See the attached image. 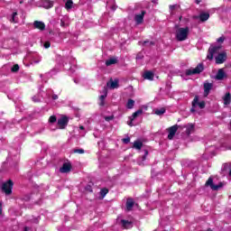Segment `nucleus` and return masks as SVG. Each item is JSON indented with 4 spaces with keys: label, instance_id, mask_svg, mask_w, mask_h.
I'll return each mask as SVG.
<instances>
[{
    "label": "nucleus",
    "instance_id": "473e14b6",
    "mask_svg": "<svg viewBox=\"0 0 231 231\" xmlns=\"http://www.w3.org/2000/svg\"><path fill=\"white\" fill-rule=\"evenodd\" d=\"M143 44V46H151V45L154 44V42H150V41H144Z\"/></svg>",
    "mask_w": 231,
    "mask_h": 231
},
{
    "label": "nucleus",
    "instance_id": "1a4fd4ad",
    "mask_svg": "<svg viewBox=\"0 0 231 231\" xmlns=\"http://www.w3.org/2000/svg\"><path fill=\"white\" fill-rule=\"evenodd\" d=\"M69 119L66 116H63L58 120V125L60 129H65L68 125Z\"/></svg>",
    "mask_w": 231,
    "mask_h": 231
},
{
    "label": "nucleus",
    "instance_id": "ddd939ff",
    "mask_svg": "<svg viewBox=\"0 0 231 231\" xmlns=\"http://www.w3.org/2000/svg\"><path fill=\"white\" fill-rule=\"evenodd\" d=\"M107 88H109L110 89H116L118 88V79H110V81H108L106 83Z\"/></svg>",
    "mask_w": 231,
    "mask_h": 231
},
{
    "label": "nucleus",
    "instance_id": "f3484780",
    "mask_svg": "<svg viewBox=\"0 0 231 231\" xmlns=\"http://www.w3.org/2000/svg\"><path fill=\"white\" fill-rule=\"evenodd\" d=\"M42 6H43V8H46V9L53 8V1L43 0Z\"/></svg>",
    "mask_w": 231,
    "mask_h": 231
},
{
    "label": "nucleus",
    "instance_id": "c03bdc74",
    "mask_svg": "<svg viewBox=\"0 0 231 231\" xmlns=\"http://www.w3.org/2000/svg\"><path fill=\"white\" fill-rule=\"evenodd\" d=\"M58 98H59V96H57L55 94L52 96V100H57Z\"/></svg>",
    "mask_w": 231,
    "mask_h": 231
},
{
    "label": "nucleus",
    "instance_id": "49530a36",
    "mask_svg": "<svg viewBox=\"0 0 231 231\" xmlns=\"http://www.w3.org/2000/svg\"><path fill=\"white\" fill-rule=\"evenodd\" d=\"M196 5H199L201 3V0H195Z\"/></svg>",
    "mask_w": 231,
    "mask_h": 231
},
{
    "label": "nucleus",
    "instance_id": "3c124183",
    "mask_svg": "<svg viewBox=\"0 0 231 231\" xmlns=\"http://www.w3.org/2000/svg\"><path fill=\"white\" fill-rule=\"evenodd\" d=\"M208 231H212V230L209 229V230H208Z\"/></svg>",
    "mask_w": 231,
    "mask_h": 231
},
{
    "label": "nucleus",
    "instance_id": "58836bf2",
    "mask_svg": "<svg viewBox=\"0 0 231 231\" xmlns=\"http://www.w3.org/2000/svg\"><path fill=\"white\" fill-rule=\"evenodd\" d=\"M129 142H131V138H129V137L123 139L124 143H129Z\"/></svg>",
    "mask_w": 231,
    "mask_h": 231
},
{
    "label": "nucleus",
    "instance_id": "dca6fc26",
    "mask_svg": "<svg viewBox=\"0 0 231 231\" xmlns=\"http://www.w3.org/2000/svg\"><path fill=\"white\" fill-rule=\"evenodd\" d=\"M134 207V200L133 199H128L126 201V210L127 212H131L133 210V208Z\"/></svg>",
    "mask_w": 231,
    "mask_h": 231
},
{
    "label": "nucleus",
    "instance_id": "b1692460",
    "mask_svg": "<svg viewBox=\"0 0 231 231\" xmlns=\"http://www.w3.org/2000/svg\"><path fill=\"white\" fill-rule=\"evenodd\" d=\"M109 192V189L107 188H103L101 189L99 194L102 198V199H104V198H106V195Z\"/></svg>",
    "mask_w": 231,
    "mask_h": 231
},
{
    "label": "nucleus",
    "instance_id": "393cba45",
    "mask_svg": "<svg viewBox=\"0 0 231 231\" xmlns=\"http://www.w3.org/2000/svg\"><path fill=\"white\" fill-rule=\"evenodd\" d=\"M143 113V110L142 109L135 111L131 116L132 120H134V118H137V116H140V115H142Z\"/></svg>",
    "mask_w": 231,
    "mask_h": 231
},
{
    "label": "nucleus",
    "instance_id": "79ce46f5",
    "mask_svg": "<svg viewBox=\"0 0 231 231\" xmlns=\"http://www.w3.org/2000/svg\"><path fill=\"white\" fill-rule=\"evenodd\" d=\"M33 102H41V99H39L37 97H32Z\"/></svg>",
    "mask_w": 231,
    "mask_h": 231
},
{
    "label": "nucleus",
    "instance_id": "423d86ee",
    "mask_svg": "<svg viewBox=\"0 0 231 231\" xmlns=\"http://www.w3.org/2000/svg\"><path fill=\"white\" fill-rule=\"evenodd\" d=\"M203 64L199 63L195 69H189L186 70V75L190 76V75H199L201 71H203Z\"/></svg>",
    "mask_w": 231,
    "mask_h": 231
},
{
    "label": "nucleus",
    "instance_id": "ea45409f",
    "mask_svg": "<svg viewBox=\"0 0 231 231\" xmlns=\"http://www.w3.org/2000/svg\"><path fill=\"white\" fill-rule=\"evenodd\" d=\"M134 120H133V117H130V122H128L127 125H130V127H133V125H133V122H134Z\"/></svg>",
    "mask_w": 231,
    "mask_h": 231
},
{
    "label": "nucleus",
    "instance_id": "9d476101",
    "mask_svg": "<svg viewBox=\"0 0 231 231\" xmlns=\"http://www.w3.org/2000/svg\"><path fill=\"white\" fill-rule=\"evenodd\" d=\"M143 17H145V11H142L141 14H137L134 16L136 24H142L143 23Z\"/></svg>",
    "mask_w": 231,
    "mask_h": 231
},
{
    "label": "nucleus",
    "instance_id": "4c0bfd02",
    "mask_svg": "<svg viewBox=\"0 0 231 231\" xmlns=\"http://www.w3.org/2000/svg\"><path fill=\"white\" fill-rule=\"evenodd\" d=\"M43 46L46 50H48V48H50V46H51V44L50 43V42H46Z\"/></svg>",
    "mask_w": 231,
    "mask_h": 231
},
{
    "label": "nucleus",
    "instance_id": "72a5a7b5",
    "mask_svg": "<svg viewBox=\"0 0 231 231\" xmlns=\"http://www.w3.org/2000/svg\"><path fill=\"white\" fill-rule=\"evenodd\" d=\"M142 59H143V53L139 52L136 56V60H142Z\"/></svg>",
    "mask_w": 231,
    "mask_h": 231
},
{
    "label": "nucleus",
    "instance_id": "c756f323",
    "mask_svg": "<svg viewBox=\"0 0 231 231\" xmlns=\"http://www.w3.org/2000/svg\"><path fill=\"white\" fill-rule=\"evenodd\" d=\"M55 122H57V116H51L49 118V123H50V124H55Z\"/></svg>",
    "mask_w": 231,
    "mask_h": 231
},
{
    "label": "nucleus",
    "instance_id": "de8ad7c7",
    "mask_svg": "<svg viewBox=\"0 0 231 231\" xmlns=\"http://www.w3.org/2000/svg\"><path fill=\"white\" fill-rule=\"evenodd\" d=\"M39 62H41V60H34V63H35V64H39Z\"/></svg>",
    "mask_w": 231,
    "mask_h": 231
},
{
    "label": "nucleus",
    "instance_id": "c85d7f7f",
    "mask_svg": "<svg viewBox=\"0 0 231 231\" xmlns=\"http://www.w3.org/2000/svg\"><path fill=\"white\" fill-rule=\"evenodd\" d=\"M164 113H165V108L164 107H162V108H159V109L155 110V115H157L158 116H162V115H164Z\"/></svg>",
    "mask_w": 231,
    "mask_h": 231
},
{
    "label": "nucleus",
    "instance_id": "7ed1b4c3",
    "mask_svg": "<svg viewBox=\"0 0 231 231\" xmlns=\"http://www.w3.org/2000/svg\"><path fill=\"white\" fill-rule=\"evenodd\" d=\"M205 101H199V97L196 96L192 101V107L190 109L191 113H196V109H205Z\"/></svg>",
    "mask_w": 231,
    "mask_h": 231
},
{
    "label": "nucleus",
    "instance_id": "2f4dec72",
    "mask_svg": "<svg viewBox=\"0 0 231 231\" xmlns=\"http://www.w3.org/2000/svg\"><path fill=\"white\" fill-rule=\"evenodd\" d=\"M11 71L15 73L16 71H19V65H14L13 68L11 69Z\"/></svg>",
    "mask_w": 231,
    "mask_h": 231
},
{
    "label": "nucleus",
    "instance_id": "a18cd8bd",
    "mask_svg": "<svg viewBox=\"0 0 231 231\" xmlns=\"http://www.w3.org/2000/svg\"><path fill=\"white\" fill-rule=\"evenodd\" d=\"M3 214V204L0 203V216Z\"/></svg>",
    "mask_w": 231,
    "mask_h": 231
},
{
    "label": "nucleus",
    "instance_id": "4468645a",
    "mask_svg": "<svg viewBox=\"0 0 231 231\" xmlns=\"http://www.w3.org/2000/svg\"><path fill=\"white\" fill-rule=\"evenodd\" d=\"M69 171H71V164L69 162L63 163L62 167L60 169V172L63 174L69 172Z\"/></svg>",
    "mask_w": 231,
    "mask_h": 231
},
{
    "label": "nucleus",
    "instance_id": "a19ab883",
    "mask_svg": "<svg viewBox=\"0 0 231 231\" xmlns=\"http://www.w3.org/2000/svg\"><path fill=\"white\" fill-rule=\"evenodd\" d=\"M149 154V152L147 151L144 152V155L143 156V162L145 161V159L147 158V155Z\"/></svg>",
    "mask_w": 231,
    "mask_h": 231
},
{
    "label": "nucleus",
    "instance_id": "f704fd0d",
    "mask_svg": "<svg viewBox=\"0 0 231 231\" xmlns=\"http://www.w3.org/2000/svg\"><path fill=\"white\" fill-rule=\"evenodd\" d=\"M74 152L78 154H84V149H76L74 150Z\"/></svg>",
    "mask_w": 231,
    "mask_h": 231
},
{
    "label": "nucleus",
    "instance_id": "2eb2a0df",
    "mask_svg": "<svg viewBox=\"0 0 231 231\" xmlns=\"http://www.w3.org/2000/svg\"><path fill=\"white\" fill-rule=\"evenodd\" d=\"M225 77H226V74L225 73V70L223 69H218L215 79L217 80H223V79H225Z\"/></svg>",
    "mask_w": 231,
    "mask_h": 231
},
{
    "label": "nucleus",
    "instance_id": "a878e982",
    "mask_svg": "<svg viewBox=\"0 0 231 231\" xmlns=\"http://www.w3.org/2000/svg\"><path fill=\"white\" fill-rule=\"evenodd\" d=\"M65 8L67 10H71V8H73V1L72 0H67V2L65 4Z\"/></svg>",
    "mask_w": 231,
    "mask_h": 231
},
{
    "label": "nucleus",
    "instance_id": "a211bd4d",
    "mask_svg": "<svg viewBox=\"0 0 231 231\" xmlns=\"http://www.w3.org/2000/svg\"><path fill=\"white\" fill-rule=\"evenodd\" d=\"M223 100H224V105L225 106H230V104H231V95H230V93H226L223 97Z\"/></svg>",
    "mask_w": 231,
    "mask_h": 231
},
{
    "label": "nucleus",
    "instance_id": "aec40b11",
    "mask_svg": "<svg viewBox=\"0 0 231 231\" xmlns=\"http://www.w3.org/2000/svg\"><path fill=\"white\" fill-rule=\"evenodd\" d=\"M121 223L124 228H133V222L129 220H121Z\"/></svg>",
    "mask_w": 231,
    "mask_h": 231
},
{
    "label": "nucleus",
    "instance_id": "6e6552de",
    "mask_svg": "<svg viewBox=\"0 0 231 231\" xmlns=\"http://www.w3.org/2000/svg\"><path fill=\"white\" fill-rule=\"evenodd\" d=\"M178 131V125H175L173 126H171L168 129L169 134H168V140H172V138H174L176 133Z\"/></svg>",
    "mask_w": 231,
    "mask_h": 231
},
{
    "label": "nucleus",
    "instance_id": "39448f33",
    "mask_svg": "<svg viewBox=\"0 0 231 231\" xmlns=\"http://www.w3.org/2000/svg\"><path fill=\"white\" fill-rule=\"evenodd\" d=\"M12 189H14V182L10 180L2 185V190L6 196L12 194Z\"/></svg>",
    "mask_w": 231,
    "mask_h": 231
},
{
    "label": "nucleus",
    "instance_id": "bb28decb",
    "mask_svg": "<svg viewBox=\"0 0 231 231\" xmlns=\"http://www.w3.org/2000/svg\"><path fill=\"white\" fill-rule=\"evenodd\" d=\"M126 107H127V109H133V107H134V100L128 99V101L126 103Z\"/></svg>",
    "mask_w": 231,
    "mask_h": 231
},
{
    "label": "nucleus",
    "instance_id": "f03ea898",
    "mask_svg": "<svg viewBox=\"0 0 231 231\" xmlns=\"http://www.w3.org/2000/svg\"><path fill=\"white\" fill-rule=\"evenodd\" d=\"M189 27L178 28L175 32L177 41H179L180 42L183 41H187V39L189 38Z\"/></svg>",
    "mask_w": 231,
    "mask_h": 231
},
{
    "label": "nucleus",
    "instance_id": "cd10ccee",
    "mask_svg": "<svg viewBox=\"0 0 231 231\" xmlns=\"http://www.w3.org/2000/svg\"><path fill=\"white\" fill-rule=\"evenodd\" d=\"M143 145V143L142 142H140V141H135L134 143V149L140 150V149H142Z\"/></svg>",
    "mask_w": 231,
    "mask_h": 231
},
{
    "label": "nucleus",
    "instance_id": "6ab92c4d",
    "mask_svg": "<svg viewBox=\"0 0 231 231\" xmlns=\"http://www.w3.org/2000/svg\"><path fill=\"white\" fill-rule=\"evenodd\" d=\"M210 18V14L208 13H201L199 14V19L202 23H205V21H208Z\"/></svg>",
    "mask_w": 231,
    "mask_h": 231
},
{
    "label": "nucleus",
    "instance_id": "8fccbe9b",
    "mask_svg": "<svg viewBox=\"0 0 231 231\" xmlns=\"http://www.w3.org/2000/svg\"><path fill=\"white\" fill-rule=\"evenodd\" d=\"M180 21H181V16L180 17Z\"/></svg>",
    "mask_w": 231,
    "mask_h": 231
},
{
    "label": "nucleus",
    "instance_id": "0eeeda50",
    "mask_svg": "<svg viewBox=\"0 0 231 231\" xmlns=\"http://www.w3.org/2000/svg\"><path fill=\"white\" fill-rule=\"evenodd\" d=\"M104 95L99 97V106L104 107L106 106V98L107 97V88H104L103 89Z\"/></svg>",
    "mask_w": 231,
    "mask_h": 231
},
{
    "label": "nucleus",
    "instance_id": "f257e3e1",
    "mask_svg": "<svg viewBox=\"0 0 231 231\" xmlns=\"http://www.w3.org/2000/svg\"><path fill=\"white\" fill-rule=\"evenodd\" d=\"M219 50H221V45L210 46L207 59H208V60H212V59H214V55H217L215 57L216 64H223L226 62L227 54L226 51L219 52Z\"/></svg>",
    "mask_w": 231,
    "mask_h": 231
},
{
    "label": "nucleus",
    "instance_id": "5701e85b",
    "mask_svg": "<svg viewBox=\"0 0 231 231\" xmlns=\"http://www.w3.org/2000/svg\"><path fill=\"white\" fill-rule=\"evenodd\" d=\"M118 62V60L116 58H110L106 61V66H113V64H116Z\"/></svg>",
    "mask_w": 231,
    "mask_h": 231
},
{
    "label": "nucleus",
    "instance_id": "412c9836",
    "mask_svg": "<svg viewBox=\"0 0 231 231\" xmlns=\"http://www.w3.org/2000/svg\"><path fill=\"white\" fill-rule=\"evenodd\" d=\"M184 127L186 128V134H188V136L194 131V125L192 124H188Z\"/></svg>",
    "mask_w": 231,
    "mask_h": 231
},
{
    "label": "nucleus",
    "instance_id": "20e7f679",
    "mask_svg": "<svg viewBox=\"0 0 231 231\" xmlns=\"http://www.w3.org/2000/svg\"><path fill=\"white\" fill-rule=\"evenodd\" d=\"M224 185L225 184H223V182H219L217 185L214 184V180L212 177H209L205 184L206 187H210L211 190H217L218 189H222Z\"/></svg>",
    "mask_w": 231,
    "mask_h": 231
},
{
    "label": "nucleus",
    "instance_id": "9b49d317",
    "mask_svg": "<svg viewBox=\"0 0 231 231\" xmlns=\"http://www.w3.org/2000/svg\"><path fill=\"white\" fill-rule=\"evenodd\" d=\"M33 26L34 28H36L37 30H41L42 32H43V30H46V24H44V23L41 21H34Z\"/></svg>",
    "mask_w": 231,
    "mask_h": 231
},
{
    "label": "nucleus",
    "instance_id": "f8f14e48",
    "mask_svg": "<svg viewBox=\"0 0 231 231\" xmlns=\"http://www.w3.org/2000/svg\"><path fill=\"white\" fill-rule=\"evenodd\" d=\"M212 88H213L212 83H208V82L204 83V97H208Z\"/></svg>",
    "mask_w": 231,
    "mask_h": 231
},
{
    "label": "nucleus",
    "instance_id": "37998d69",
    "mask_svg": "<svg viewBox=\"0 0 231 231\" xmlns=\"http://www.w3.org/2000/svg\"><path fill=\"white\" fill-rule=\"evenodd\" d=\"M176 6H177L176 5H170V10H171V11L174 10L176 8Z\"/></svg>",
    "mask_w": 231,
    "mask_h": 231
},
{
    "label": "nucleus",
    "instance_id": "7c9ffc66",
    "mask_svg": "<svg viewBox=\"0 0 231 231\" xmlns=\"http://www.w3.org/2000/svg\"><path fill=\"white\" fill-rule=\"evenodd\" d=\"M217 42H218V44H223V42H225V36H221L217 40Z\"/></svg>",
    "mask_w": 231,
    "mask_h": 231
},
{
    "label": "nucleus",
    "instance_id": "e433bc0d",
    "mask_svg": "<svg viewBox=\"0 0 231 231\" xmlns=\"http://www.w3.org/2000/svg\"><path fill=\"white\" fill-rule=\"evenodd\" d=\"M113 116H106L105 117V120H106V122H111V120H113Z\"/></svg>",
    "mask_w": 231,
    "mask_h": 231
},
{
    "label": "nucleus",
    "instance_id": "09e8293b",
    "mask_svg": "<svg viewBox=\"0 0 231 231\" xmlns=\"http://www.w3.org/2000/svg\"><path fill=\"white\" fill-rule=\"evenodd\" d=\"M79 129L81 130V131H84V126H79Z\"/></svg>",
    "mask_w": 231,
    "mask_h": 231
},
{
    "label": "nucleus",
    "instance_id": "4be33fe9",
    "mask_svg": "<svg viewBox=\"0 0 231 231\" xmlns=\"http://www.w3.org/2000/svg\"><path fill=\"white\" fill-rule=\"evenodd\" d=\"M144 79H146V80H152L154 79V74L151 71H146L143 74Z\"/></svg>",
    "mask_w": 231,
    "mask_h": 231
},
{
    "label": "nucleus",
    "instance_id": "c9c22d12",
    "mask_svg": "<svg viewBox=\"0 0 231 231\" xmlns=\"http://www.w3.org/2000/svg\"><path fill=\"white\" fill-rule=\"evenodd\" d=\"M15 15H17V13H13V16L11 18V23H17V21H15Z\"/></svg>",
    "mask_w": 231,
    "mask_h": 231
}]
</instances>
